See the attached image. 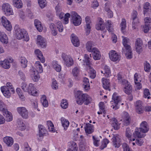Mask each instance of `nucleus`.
I'll use <instances>...</instances> for the list:
<instances>
[{
    "mask_svg": "<svg viewBox=\"0 0 151 151\" xmlns=\"http://www.w3.org/2000/svg\"><path fill=\"white\" fill-rule=\"evenodd\" d=\"M62 58L65 64L67 67H69L73 65V60L70 56L63 54L62 55Z\"/></svg>",
    "mask_w": 151,
    "mask_h": 151,
    "instance_id": "nucleus-9",
    "label": "nucleus"
},
{
    "mask_svg": "<svg viewBox=\"0 0 151 151\" xmlns=\"http://www.w3.org/2000/svg\"><path fill=\"white\" fill-rule=\"evenodd\" d=\"M0 41L2 43L6 44L8 42L7 35L4 32L0 31Z\"/></svg>",
    "mask_w": 151,
    "mask_h": 151,
    "instance_id": "nucleus-31",
    "label": "nucleus"
},
{
    "mask_svg": "<svg viewBox=\"0 0 151 151\" xmlns=\"http://www.w3.org/2000/svg\"><path fill=\"white\" fill-rule=\"evenodd\" d=\"M104 74L107 77H109L111 76V71L109 68L106 65L104 68Z\"/></svg>",
    "mask_w": 151,
    "mask_h": 151,
    "instance_id": "nucleus-44",
    "label": "nucleus"
},
{
    "mask_svg": "<svg viewBox=\"0 0 151 151\" xmlns=\"http://www.w3.org/2000/svg\"><path fill=\"white\" fill-rule=\"evenodd\" d=\"M64 17L65 23L67 24L68 22L69 18L71 16V14L69 13H67L64 15Z\"/></svg>",
    "mask_w": 151,
    "mask_h": 151,
    "instance_id": "nucleus-62",
    "label": "nucleus"
},
{
    "mask_svg": "<svg viewBox=\"0 0 151 151\" xmlns=\"http://www.w3.org/2000/svg\"><path fill=\"white\" fill-rule=\"evenodd\" d=\"M83 86L85 91H88L90 89L89 79L86 78H84L83 80Z\"/></svg>",
    "mask_w": 151,
    "mask_h": 151,
    "instance_id": "nucleus-27",
    "label": "nucleus"
},
{
    "mask_svg": "<svg viewBox=\"0 0 151 151\" xmlns=\"http://www.w3.org/2000/svg\"><path fill=\"white\" fill-rule=\"evenodd\" d=\"M122 82V84L124 85V91L127 94L129 95L132 92V86L126 80H124Z\"/></svg>",
    "mask_w": 151,
    "mask_h": 151,
    "instance_id": "nucleus-10",
    "label": "nucleus"
},
{
    "mask_svg": "<svg viewBox=\"0 0 151 151\" xmlns=\"http://www.w3.org/2000/svg\"><path fill=\"white\" fill-rule=\"evenodd\" d=\"M22 89L25 92H31L29 88H28V86L25 83H23L21 84Z\"/></svg>",
    "mask_w": 151,
    "mask_h": 151,
    "instance_id": "nucleus-60",
    "label": "nucleus"
},
{
    "mask_svg": "<svg viewBox=\"0 0 151 151\" xmlns=\"http://www.w3.org/2000/svg\"><path fill=\"white\" fill-rule=\"evenodd\" d=\"M93 51L91 52L92 57L95 60H99L101 58V54L98 49L96 47H94Z\"/></svg>",
    "mask_w": 151,
    "mask_h": 151,
    "instance_id": "nucleus-16",
    "label": "nucleus"
},
{
    "mask_svg": "<svg viewBox=\"0 0 151 151\" xmlns=\"http://www.w3.org/2000/svg\"><path fill=\"white\" fill-rule=\"evenodd\" d=\"M137 11L134 10L132 14V18L133 20L132 25H136L139 23V21L137 17Z\"/></svg>",
    "mask_w": 151,
    "mask_h": 151,
    "instance_id": "nucleus-25",
    "label": "nucleus"
},
{
    "mask_svg": "<svg viewBox=\"0 0 151 151\" xmlns=\"http://www.w3.org/2000/svg\"><path fill=\"white\" fill-rule=\"evenodd\" d=\"M149 127L147 122L143 121L140 124L139 128H136L133 134L135 138H141L144 137L146 135L145 134L149 131Z\"/></svg>",
    "mask_w": 151,
    "mask_h": 151,
    "instance_id": "nucleus-2",
    "label": "nucleus"
},
{
    "mask_svg": "<svg viewBox=\"0 0 151 151\" xmlns=\"http://www.w3.org/2000/svg\"><path fill=\"white\" fill-rule=\"evenodd\" d=\"M112 99L114 101H112L113 102L112 103V105L111 107L115 110L119 108V106L118 104L121 101L120 96H118L116 93H114L112 96Z\"/></svg>",
    "mask_w": 151,
    "mask_h": 151,
    "instance_id": "nucleus-7",
    "label": "nucleus"
},
{
    "mask_svg": "<svg viewBox=\"0 0 151 151\" xmlns=\"http://www.w3.org/2000/svg\"><path fill=\"white\" fill-rule=\"evenodd\" d=\"M1 66L5 69H8L10 68V62L8 60L5 59L4 61H0Z\"/></svg>",
    "mask_w": 151,
    "mask_h": 151,
    "instance_id": "nucleus-29",
    "label": "nucleus"
},
{
    "mask_svg": "<svg viewBox=\"0 0 151 151\" xmlns=\"http://www.w3.org/2000/svg\"><path fill=\"white\" fill-rule=\"evenodd\" d=\"M151 12V9L150 4L149 2H147L145 3L144 6L143 14L144 15H149Z\"/></svg>",
    "mask_w": 151,
    "mask_h": 151,
    "instance_id": "nucleus-21",
    "label": "nucleus"
},
{
    "mask_svg": "<svg viewBox=\"0 0 151 151\" xmlns=\"http://www.w3.org/2000/svg\"><path fill=\"white\" fill-rule=\"evenodd\" d=\"M28 88H29L31 92H28V93L31 95L34 96H36L37 95V92L35 90V88L34 87V85L32 83H30L28 86Z\"/></svg>",
    "mask_w": 151,
    "mask_h": 151,
    "instance_id": "nucleus-30",
    "label": "nucleus"
},
{
    "mask_svg": "<svg viewBox=\"0 0 151 151\" xmlns=\"http://www.w3.org/2000/svg\"><path fill=\"white\" fill-rule=\"evenodd\" d=\"M22 68H25L27 67V61L25 57H21L19 60Z\"/></svg>",
    "mask_w": 151,
    "mask_h": 151,
    "instance_id": "nucleus-45",
    "label": "nucleus"
},
{
    "mask_svg": "<svg viewBox=\"0 0 151 151\" xmlns=\"http://www.w3.org/2000/svg\"><path fill=\"white\" fill-rule=\"evenodd\" d=\"M120 27H121L122 32H123L124 31L126 27V22L125 19H122V21L120 24Z\"/></svg>",
    "mask_w": 151,
    "mask_h": 151,
    "instance_id": "nucleus-51",
    "label": "nucleus"
},
{
    "mask_svg": "<svg viewBox=\"0 0 151 151\" xmlns=\"http://www.w3.org/2000/svg\"><path fill=\"white\" fill-rule=\"evenodd\" d=\"M14 29L15 36L17 39H23L24 41H26L29 40V37L28 33L24 29L20 28L18 25H16Z\"/></svg>",
    "mask_w": 151,
    "mask_h": 151,
    "instance_id": "nucleus-3",
    "label": "nucleus"
},
{
    "mask_svg": "<svg viewBox=\"0 0 151 151\" xmlns=\"http://www.w3.org/2000/svg\"><path fill=\"white\" fill-rule=\"evenodd\" d=\"M3 113V115L6 116V120L7 121H11L12 119V116L10 112L8 111L7 110L5 111Z\"/></svg>",
    "mask_w": 151,
    "mask_h": 151,
    "instance_id": "nucleus-40",
    "label": "nucleus"
},
{
    "mask_svg": "<svg viewBox=\"0 0 151 151\" xmlns=\"http://www.w3.org/2000/svg\"><path fill=\"white\" fill-rule=\"evenodd\" d=\"M36 69L34 70L32 74V77L34 81H37L39 78V73L43 72V68L39 61H37L35 63Z\"/></svg>",
    "mask_w": 151,
    "mask_h": 151,
    "instance_id": "nucleus-5",
    "label": "nucleus"
},
{
    "mask_svg": "<svg viewBox=\"0 0 151 151\" xmlns=\"http://www.w3.org/2000/svg\"><path fill=\"white\" fill-rule=\"evenodd\" d=\"M144 69L146 72H149L151 69L150 65V63L146 61L144 63Z\"/></svg>",
    "mask_w": 151,
    "mask_h": 151,
    "instance_id": "nucleus-56",
    "label": "nucleus"
},
{
    "mask_svg": "<svg viewBox=\"0 0 151 151\" xmlns=\"http://www.w3.org/2000/svg\"><path fill=\"white\" fill-rule=\"evenodd\" d=\"M122 117L124 125L126 126L129 125L130 123L131 119L128 113L124 112Z\"/></svg>",
    "mask_w": 151,
    "mask_h": 151,
    "instance_id": "nucleus-20",
    "label": "nucleus"
},
{
    "mask_svg": "<svg viewBox=\"0 0 151 151\" xmlns=\"http://www.w3.org/2000/svg\"><path fill=\"white\" fill-rule=\"evenodd\" d=\"M93 144L96 147H98L99 146V143L100 140L99 138L94 136H92Z\"/></svg>",
    "mask_w": 151,
    "mask_h": 151,
    "instance_id": "nucleus-49",
    "label": "nucleus"
},
{
    "mask_svg": "<svg viewBox=\"0 0 151 151\" xmlns=\"http://www.w3.org/2000/svg\"><path fill=\"white\" fill-rule=\"evenodd\" d=\"M57 28L60 32H62L63 30V27L60 22L58 21L56 23Z\"/></svg>",
    "mask_w": 151,
    "mask_h": 151,
    "instance_id": "nucleus-57",
    "label": "nucleus"
},
{
    "mask_svg": "<svg viewBox=\"0 0 151 151\" xmlns=\"http://www.w3.org/2000/svg\"><path fill=\"white\" fill-rule=\"evenodd\" d=\"M35 53L36 55L38 58L40 60L41 62L43 63L45 61V59L43 56L41 52L39 49H37L35 50Z\"/></svg>",
    "mask_w": 151,
    "mask_h": 151,
    "instance_id": "nucleus-28",
    "label": "nucleus"
},
{
    "mask_svg": "<svg viewBox=\"0 0 151 151\" xmlns=\"http://www.w3.org/2000/svg\"><path fill=\"white\" fill-rule=\"evenodd\" d=\"M135 107L136 111L138 114L143 113L144 108L142 106V103L141 101L139 100L136 102Z\"/></svg>",
    "mask_w": 151,
    "mask_h": 151,
    "instance_id": "nucleus-17",
    "label": "nucleus"
},
{
    "mask_svg": "<svg viewBox=\"0 0 151 151\" xmlns=\"http://www.w3.org/2000/svg\"><path fill=\"white\" fill-rule=\"evenodd\" d=\"M1 91L4 95L7 97H9L10 96V92L13 93L15 92L14 88L12 87L7 88L6 86L1 87Z\"/></svg>",
    "mask_w": 151,
    "mask_h": 151,
    "instance_id": "nucleus-12",
    "label": "nucleus"
},
{
    "mask_svg": "<svg viewBox=\"0 0 151 151\" xmlns=\"http://www.w3.org/2000/svg\"><path fill=\"white\" fill-rule=\"evenodd\" d=\"M126 52L125 53V55L128 59H131L132 58V52L131 47L125 48Z\"/></svg>",
    "mask_w": 151,
    "mask_h": 151,
    "instance_id": "nucleus-42",
    "label": "nucleus"
},
{
    "mask_svg": "<svg viewBox=\"0 0 151 151\" xmlns=\"http://www.w3.org/2000/svg\"><path fill=\"white\" fill-rule=\"evenodd\" d=\"M52 65L53 68L57 72H60L61 70V67L58 64L57 61H53L52 63Z\"/></svg>",
    "mask_w": 151,
    "mask_h": 151,
    "instance_id": "nucleus-43",
    "label": "nucleus"
},
{
    "mask_svg": "<svg viewBox=\"0 0 151 151\" xmlns=\"http://www.w3.org/2000/svg\"><path fill=\"white\" fill-rule=\"evenodd\" d=\"M41 102L43 106L45 107H47L48 105V102L46 99L45 96H43L41 98Z\"/></svg>",
    "mask_w": 151,
    "mask_h": 151,
    "instance_id": "nucleus-58",
    "label": "nucleus"
},
{
    "mask_svg": "<svg viewBox=\"0 0 151 151\" xmlns=\"http://www.w3.org/2000/svg\"><path fill=\"white\" fill-rule=\"evenodd\" d=\"M61 120L62 126L64 127V129L66 130L69 126V122L67 120L63 117L61 119Z\"/></svg>",
    "mask_w": 151,
    "mask_h": 151,
    "instance_id": "nucleus-38",
    "label": "nucleus"
},
{
    "mask_svg": "<svg viewBox=\"0 0 151 151\" xmlns=\"http://www.w3.org/2000/svg\"><path fill=\"white\" fill-rule=\"evenodd\" d=\"M102 81L104 88L105 89H108L110 91V89L109 88L110 83L109 80L103 78L102 79Z\"/></svg>",
    "mask_w": 151,
    "mask_h": 151,
    "instance_id": "nucleus-34",
    "label": "nucleus"
},
{
    "mask_svg": "<svg viewBox=\"0 0 151 151\" xmlns=\"http://www.w3.org/2000/svg\"><path fill=\"white\" fill-rule=\"evenodd\" d=\"M126 136L129 140H132V133L130 128H127L126 130Z\"/></svg>",
    "mask_w": 151,
    "mask_h": 151,
    "instance_id": "nucleus-53",
    "label": "nucleus"
},
{
    "mask_svg": "<svg viewBox=\"0 0 151 151\" xmlns=\"http://www.w3.org/2000/svg\"><path fill=\"white\" fill-rule=\"evenodd\" d=\"M60 106L63 109H66L68 107V106L67 100L65 99H63L61 103Z\"/></svg>",
    "mask_w": 151,
    "mask_h": 151,
    "instance_id": "nucleus-52",
    "label": "nucleus"
},
{
    "mask_svg": "<svg viewBox=\"0 0 151 151\" xmlns=\"http://www.w3.org/2000/svg\"><path fill=\"white\" fill-rule=\"evenodd\" d=\"M78 148L76 143L74 142H73L70 147L68 149L67 151H77Z\"/></svg>",
    "mask_w": 151,
    "mask_h": 151,
    "instance_id": "nucleus-47",
    "label": "nucleus"
},
{
    "mask_svg": "<svg viewBox=\"0 0 151 151\" xmlns=\"http://www.w3.org/2000/svg\"><path fill=\"white\" fill-rule=\"evenodd\" d=\"M99 106L100 109L102 111L104 114H105L106 111L105 110V106L104 103L101 102L99 104Z\"/></svg>",
    "mask_w": 151,
    "mask_h": 151,
    "instance_id": "nucleus-63",
    "label": "nucleus"
},
{
    "mask_svg": "<svg viewBox=\"0 0 151 151\" xmlns=\"http://www.w3.org/2000/svg\"><path fill=\"white\" fill-rule=\"evenodd\" d=\"M112 126L115 130H118L119 128V125L117 120L115 118H113L110 121Z\"/></svg>",
    "mask_w": 151,
    "mask_h": 151,
    "instance_id": "nucleus-36",
    "label": "nucleus"
},
{
    "mask_svg": "<svg viewBox=\"0 0 151 151\" xmlns=\"http://www.w3.org/2000/svg\"><path fill=\"white\" fill-rule=\"evenodd\" d=\"M94 43L92 41H89L88 42L86 45V48L88 52H91L93 50V49L94 47Z\"/></svg>",
    "mask_w": 151,
    "mask_h": 151,
    "instance_id": "nucleus-33",
    "label": "nucleus"
},
{
    "mask_svg": "<svg viewBox=\"0 0 151 151\" xmlns=\"http://www.w3.org/2000/svg\"><path fill=\"white\" fill-rule=\"evenodd\" d=\"M112 145L116 148H119L120 146V139L117 135H114L112 138Z\"/></svg>",
    "mask_w": 151,
    "mask_h": 151,
    "instance_id": "nucleus-19",
    "label": "nucleus"
},
{
    "mask_svg": "<svg viewBox=\"0 0 151 151\" xmlns=\"http://www.w3.org/2000/svg\"><path fill=\"white\" fill-rule=\"evenodd\" d=\"M37 44L42 47H45L46 46V40L41 36L38 35L37 38Z\"/></svg>",
    "mask_w": 151,
    "mask_h": 151,
    "instance_id": "nucleus-22",
    "label": "nucleus"
},
{
    "mask_svg": "<svg viewBox=\"0 0 151 151\" xmlns=\"http://www.w3.org/2000/svg\"><path fill=\"white\" fill-rule=\"evenodd\" d=\"M38 3L40 7L41 8H43L45 7L47 4L46 0H38Z\"/></svg>",
    "mask_w": 151,
    "mask_h": 151,
    "instance_id": "nucleus-59",
    "label": "nucleus"
},
{
    "mask_svg": "<svg viewBox=\"0 0 151 151\" xmlns=\"http://www.w3.org/2000/svg\"><path fill=\"white\" fill-rule=\"evenodd\" d=\"M84 129L85 132L87 134H91L94 131L93 125L89 123L86 124Z\"/></svg>",
    "mask_w": 151,
    "mask_h": 151,
    "instance_id": "nucleus-23",
    "label": "nucleus"
},
{
    "mask_svg": "<svg viewBox=\"0 0 151 151\" xmlns=\"http://www.w3.org/2000/svg\"><path fill=\"white\" fill-rule=\"evenodd\" d=\"M5 108V104L2 101H0V110L3 113L7 110Z\"/></svg>",
    "mask_w": 151,
    "mask_h": 151,
    "instance_id": "nucleus-61",
    "label": "nucleus"
},
{
    "mask_svg": "<svg viewBox=\"0 0 151 151\" xmlns=\"http://www.w3.org/2000/svg\"><path fill=\"white\" fill-rule=\"evenodd\" d=\"M1 23L4 27L8 31H10L12 29V26L11 22L4 16L1 19Z\"/></svg>",
    "mask_w": 151,
    "mask_h": 151,
    "instance_id": "nucleus-11",
    "label": "nucleus"
},
{
    "mask_svg": "<svg viewBox=\"0 0 151 151\" xmlns=\"http://www.w3.org/2000/svg\"><path fill=\"white\" fill-rule=\"evenodd\" d=\"M75 97L77 103L81 105L84 103L85 105H88L92 101V98L86 93H84L82 91H78L76 93Z\"/></svg>",
    "mask_w": 151,
    "mask_h": 151,
    "instance_id": "nucleus-1",
    "label": "nucleus"
},
{
    "mask_svg": "<svg viewBox=\"0 0 151 151\" xmlns=\"http://www.w3.org/2000/svg\"><path fill=\"white\" fill-rule=\"evenodd\" d=\"M109 142L108 139L106 138L104 139L103 141L101 142V144L99 147L100 149L101 150L104 149L107 147V145Z\"/></svg>",
    "mask_w": 151,
    "mask_h": 151,
    "instance_id": "nucleus-48",
    "label": "nucleus"
},
{
    "mask_svg": "<svg viewBox=\"0 0 151 151\" xmlns=\"http://www.w3.org/2000/svg\"><path fill=\"white\" fill-rule=\"evenodd\" d=\"M106 25L107 29L109 32H112L113 28V26L111 24V21L109 20L107 21L106 22Z\"/></svg>",
    "mask_w": 151,
    "mask_h": 151,
    "instance_id": "nucleus-46",
    "label": "nucleus"
},
{
    "mask_svg": "<svg viewBox=\"0 0 151 151\" xmlns=\"http://www.w3.org/2000/svg\"><path fill=\"white\" fill-rule=\"evenodd\" d=\"M2 10L6 16L13 14V10L10 5L8 3L4 4L2 6Z\"/></svg>",
    "mask_w": 151,
    "mask_h": 151,
    "instance_id": "nucleus-8",
    "label": "nucleus"
},
{
    "mask_svg": "<svg viewBox=\"0 0 151 151\" xmlns=\"http://www.w3.org/2000/svg\"><path fill=\"white\" fill-rule=\"evenodd\" d=\"M142 45L143 43L141 39L140 38H137L135 42V46L136 51L139 53L142 51Z\"/></svg>",
    "mask_w": 151,
    "mask_h": 151,
    "instance_id": "nucleus-15",
    "label": "nucleus"
},
{
    "mask_svg": "<svg viewBox=\"0 0 151 151\" xmlns=\"http://www.w3.org/2000/svg\"><path fill=\"white\" fill-rule=\"evenodd\" d=\"M122 148L124 151H132L129 146L126 143H124L123 144Z\"/></svg>",
    "mask_w": 151,
    "mask_h": 151,
    "instance_id": "nucleus-64",
    "label": "nucleus"
},
{
    "mask_svg": "<svg viewBox=\"0 0 151 151\" xmlns=\"http://www.w3.org/2000/svg\"><path fill=\"white\" fill-rule=\"evenodd\" d=\"M13 5L18 9L21 8L23 6V4L21 0H12Z\"/></svg>",
    "mask_w": 151,
    "mask_h": 151,
    "instance_id": "nucleus-35",
    "label": "nucleus"
},
{
    "mask_svg": "<svg viewBox=\"0 0 151 151\" xmlns=\"http://www.w3.org/2000/svg\"><path fill=\"white\" fill-rule=\"evenodd\" d=\"M79 71V68L77 67L74 68L72 70V73L76 80L78 79V77Z\"/></svg>",
    "mask_w": 151,
    "mask_h": 151,
    "instance_id": "nucleus-37",
    "label": "nucleus"
},
{
    "mask_svg": "<svg viewBox=\"0 0 151 151\" xmlns=\"http://www.w3.org/2000/svg\"><path fill=\"white\" fill-rule=\"evenodd\" d=\"M129 39L127 37H124L123 39L122 43L125 48L131 47L129 45Z\"/></svg>",
    "mask_w": 151,
    "mask_h": 151,
    "instance_id": "nucleus-50",
    "label": "nucleus"
},
{
    "mask_svg": "<svg viewBox=\"0 0 151 151\" xmlns=\"http://www.w3.org/2000/svg\"><path fill=\"white\" fill-rule=\"evenodd\" d=\"M47 125L48 126V129L50 131H54V126L53 124L51 121H49L47 122Z\"/></svg>",
    "mask_w": 151,
    "mask_h": 151,
    "instance_id": "nucleus-54",
    "label": "nucleus"
},
{
    "mask_svg": "<svg viewBox=\"0 0 151 151\" xmlns=\"http://www.w3.org/2000/svg\"><path fill=\"white\" fill-rule=\"evenodd\" d=\"M109 56L110 60L114 62L119 61L120 59V55L114 50H112L109 52Z\"/></svg>",
    "mask_w": 151,
    "mask_h": 151,
    "instance_id": "nucleus-14",
    "label": "nucleus"
},
{
    "mask_svg": "<svg viewBox=\"0 0 151 151\" xmlns=\"http://www.w3.org/2000/svg\"><path fill=\"white\" fill-rule=\"evenodd\" d=\"M71 41L73 45L75 47H78L80 45L79 39L77 36L74 34L71 35Z\"/></svg>",
    "mask_w": 151,
    "mask_h": 151,
    "instance_id": "nucleus-24",
    "label": "nucleus"
},
{
    "mask_svg": "<svg viewBox=\"0 0 151 151\" xmlns=\"http://www.w3.org/2000/svg\"><path fill=\"white\" fill-rule=\"evenodd\" d=\"M38 128L39 129V137H41L44 136L47 132L45 128L43 126L39 124L38 125Z\"/></svg>",
    "mask_w": 151,
    "mask_h": 151,
    "instance_id": "nucleus-32",
    "label": "nucleus"
},
{
    "mask_svg": "<svg viewBox=\"0 0 151 151\" xmlns=\"http://www.w3.org/2000/svg\"><path fill=\"white\" fill-rule=\"evenodd\" d=\"M50 28L51 32L53 36H56L58 34L57 31L56 29L55 25L53 23H51L50 25Z\"/></svg>",
    "mask_w": 151,
    "mask_h": 151,
    "instance_id": "nucleus-41",
    "label": "nucleus"
},
{
    "mask_svg": "<svg viewBox=\"0 0 151 151\" xmlns=\"http://www.w3.org/2000/svg\"><path fill=\"white\" fill-rule=\"evenodd\" d=\"M18 113L23 118L27 119L28 117V112L27 110L24 107H18L17 108Z\"/></svg>",
    "mask_w": 151,
    "mask_h": 151,
    "instance_id": "nucleus-13",
    "label": "nucleus"
},
{
    "mask_svg": "<svg viewBox=\"0 0 151 151\" xmlns=\"http://www.w3.org/2000/svg\"><path fill=\"white\" fill-rule=\"evenodd\" d=\"M86 34V35H88L90 32L91 26L90 25V24H86V26L84 27Z\"/></svg>",
    "mask_w": 151,
    "mask_h": 151,
    "instance_id": "nucleus-55",
    "label": "nucleus"
},
{
    "mask_svg": "<svg viewBox=\"0 0 151 151\" xmlns=\"http://www.w3.org/2000/svg\"><path fill=\"white\" fill-rule=\"evenodd\" d=\"M96 28L97 30H103L105 29V25L104 24L103 20L101 18H98Z\"/></svg>",
    "mask_w": 151,
    "mask_h": 151,
    "instance_id": "nucleus-18",
    "label": "nucleus"
},
{
    "mask_svg": "<svg viewBox=\"0 0 151 151\" xmlns=\"http://www.w3.org/2000/svg\"><path fill=\"white\" fill-rule=\"evenodd\" d=\"M91 59L88 55H84L83 61L87 66V70L89 73L90 77L91 78L94 79L96 76V72L91 67L92 65L90 62Z\"/></svg>",
    "mask_w": 151,
    "mask_h": 151,
    "instance_id": "nucleus-4",
    "label": "nucleus"
},
{
    "mask_svg": "<svg viewBox=\"0 0 151 151\" xmlns=\"http://www.w3.org/2000/svg\"><path fill=\"white\" fill-rule=\"evenodd\" d=\"M71 22L75 26L80 25L81 23L82 19L77 13L74 11L71 12Z\"/></svg>",
    "mask_w": 151,
    "mask_h": 151,
    "instance_id": "nucleus-6",
    "label": "nucleus"
},
{
    "mask_svg": "<svg viewBox=\"0 0 151 151\" xmlns=\"http://www.w3.org/2000/svg\"><path fill=\"white\" fill-rule=\"evenodd\" d=\"M17 127L19 129L22 130L25 128V125L21 119H18L17 121Z\"/></svg>",
    "mask_w": 151,
    "mask_h": 151,
    "instance_id": "nucleus-39",
    "label": "nucleus"
},
{
    "mask_svg": "<svg viewBox=\"0 0 151 151\" xmlns=\"http://www.w3.org/2000/svg\"><path fill=\"white\" fill-rule=\"evenodd\" d=\"M4 142L8 146H11L13 144L14 140L13 138L10 137L6 136L3 138Z\"/></svg>",
    "mask_w": 151,
    "mask_h": 151,
    "instance_id": "nucleus-26",
    "label": "nucleus"
}]
</instances>
